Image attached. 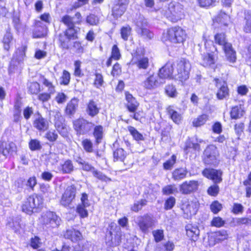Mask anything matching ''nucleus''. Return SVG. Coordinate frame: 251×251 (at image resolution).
Returning a JSON list of instances; mask_svg holds the SVG:
<instances>
[{
    "label": "nucleus",
    "mask_w": 251,
    "mask_h": 251,
    "mask_svg": "<svg viewBox=\"0 0 251 251\" xmlns=\"http://www.w3.org/2000/svg\"><path fill=\"white\" fill-rule=\"evenodd\" d=\"M162 14L172 22H176L184 17L183 6L178 2H172L161 11Z\"/></svg>",
    "instance_id": "f257e3e1"
},
{
    "label": "nucleus",
    "mask_w": 251,
    "mask_h": 251,
    "mask_svg": "<svg viewBox=\"0 0 251 251\" xmlns=\"http://www.w3.org/2000/svg\"><path fill=\"white\" fill-rule=\"evenodd\" d=\"M176 71L174 72V78L181 82L186 80L189 77L191 64L189 61L184 58H181L174 64Z\"/></svg>",
    "instance_id": "f03ea898"
},
{
    "label": "nucleus",
    "mask_w": 251,
    "mask_h": 251,
    "mask_svg": "<svg viewBox=\"0 0 251 251\" xmlns=\"http://www.w3.org/2000/svg\"><path fill=\"white\" fill-rule=\"evenodd\" d=\"M214 39L216 44L222 46L227 59L230 62H234L236 59V52L232 45L227 42L226 34L223 32L217 33L214 36Z\"/></svg>",
    "instance_id": "7ed1b4c3"
},
{
    "label": "nucleus",
    "mask_w": 251,
    "mask_h": 251,
    "mask_svg": "<svg viewBox=\"0 0 251 251\" xmlns=\"http://www.w3.org/2000/svg\"><path fill=\"white\" fill-rule=\"evenodd\" d=\"M40 223L47 228L57 227L60 223V218L52 211L43 212L39 218Z\"/></svg>",
    "instance_id": "20e7f679"
},
{
    "label": "nucleus",
    "mask_w": 251,
    "mask_h": 251,
    "mask_svg": "<svg viewBox=\"0 0 251 251\" xmlns=\"http://www.w3.org/2000/svg\"><path fill=\"white\" fill-rule=\"evenodd\" d=\"M186 37L185 31L179 26H174L167 30L166 38L173 43H183Z\"/></svg>",
    "instance_id": "39448f33"
},
{
    "label": "nucleus",
    "mask_w": 251,
    "mask_h": 251,
    "mask_svg": "<svg viewBox=\"0 0 251 251\" xmlns=\"http://www.w3.org/2000/svg\"><path fill=\"white\" fill-rule=\"evenodd\" d=\"M42 203V199L40 197L36 195L30 196L23 204L22 211L28 215H31L34 212V210Z\"/></svg>",
    "instance_id": "423d86ee"
},
{
    "label": "nucleus",
    "mask_w": 251,
    "mask_h": 251,
    "mask_svg": "<svg viewBox=\"0 0 251 251\" xmlns=\"http://www.w3.org/2000/svg\"><path fill=\"white\" fill-rule=\"evenodd\" d=\"M132 62L139 70H147L149 67V60L144 55L141 49H137L132 54Z\"/></svg>",
    "instance_id": "0eeeda50"
},
{
    "label": "nucleus",
    "mask_w": 251,
    "mask_h": 251,
    "mask_svg": "<svg viewBox=\"0 0 251 251\" xmlns=\"http://www.w3.org/2000/svg\"><path fill=\"white\" fill-rule=\"evenodd\" d=\"M73 126L77 135H83L89 132L94 124L83 118H79L73 122Z\"/></svg>",
    "instance_id": "6e6552de"
},
{
    "label": "nucleus",
    "mask_w": 251,
    "mask_h": 251,
    "mask_svg": "<svg viewBox=\"0 0 251 251\" xmlns=\"http://www.w3.org/2000/svg\"><path fill=\"white\" fill-rule=\"evenodd\" d=\"M76 187L75 185L69 186L66 188L60 200V203L64 207H71L76 195Z\"/></svg>",
    "instance_id": "1a4fd4ad"
},
{
    "label": "nucleus",
    "mask_w": 251,
    "mask_h": 251,
    "mask_svg": "<svg viewBox=\"0 0 251 251\" xmlns=\"http://www.w3.org/2000/svg\"><path fill=\"white\" fill-rule=\"evenodd\" d=\"M154 223V220L152 216L146 214L138 218V225L141 230L145 233H148L149 229L151 228Z\"/></svg>",
    "instance_id": "9d476101"
},
{
    "label": "nucleus",
    "mask_w": 251,
    "mask_h": 251,
    "mask_svg": "<svg viewBox=\"0 0 251 251\" xmlns=\"http://www.w3.org/2000/svg\"><path fill=\"white\" fill-rule=\"evenodd\" d=\"M143 86L148 90H153L163 84L157 75H151L143 82Z\"/></svg>",
    "instance_id": "9b49d317"
},
{
    "label": "nucleus",
    "mask_w": 251,
    "mask_h": 251,
    "mask_svg": "<svg viewBox=\"0 0 251 251\" xmlns=\"http://www.w3.org/2000/svg\"><path fill=\"white\" fill-rule=\"evenodd\" d=\"M208 51H211V53L206 52L201 54L200 64L204 67H213L217 61V57L212 50H209Z\"/></svg>",
    "instance_id": "f8f14e48"
},
{
    "label": "nucleus",
    "mask_w": 251,
    "mask_h": 251,
    "mask_svg": "<svg viewBox=\"0 0 251 251\" xmlns=\"http://www.w3.org/2000/svg\"><path fill=\"white\" fill-rule=\"evenodd\" d=\"M216 86L218 89L216 94L217 98L219 100H223L229 95V90L226 83L221 81L218 78H215Z\"/></svg>",
    "instance_id": "ddd939ff"
},
{
    "label": "nucleus",
    "mask_w": 251,
    "mask_h": 251,
    "mask_svg": "<svg viewBox=\"0 0 251 251\" xmlns=\"http://www.w3.org/2000/svg\"><path fill=\"white\" fill-rule=\"evenodd\" d=\"M199 186L196 180L186 181L179 186V191L184 195L189 194L197 190Z\"/></svg>",
    "instance_id": "4468645a"
},
{
    "label": "nucleus",
    "mask_w": 251,
    "mask_h": 251,
    "mask_svg": "<svg viewBox=\"0 0 251 251\" xmlns=\"http://www.w3.org/2000/svg\"><path fill=\"white\" fill-rule=\"evenodd\" d=\"M47 34V27L41 21H37L35 24V27L32 32V37L34 38H40L45 37Z\"/></svg>",
    "instance_id": "2eb2a0df"
},
{
    "label": "nucleus",
    "mask_w": 251,
    "mask_h": 251,
    "mask_svg": "<svg viewBox=\"0 0 251 251\" xmlns=\"http://www.w3.org/2000/svg\"><path fill=\"white\" fill-rule=\"evenodd\" d=\"M173 73V65L170 63H167L164 66L160 69L158 74L161 82L162 84L165 82V80L166 78H171L172 76Z\"/></svg>",
    "instance_id": "dca6fc26"
},
{
    "label": "nucleus",
    "mask_w": 251,
    "mask_h": 251,
    "mask_svg": "<svg viewBox=\"0 0 251 251\" xmlns=\"http://www.w3.org/2000/svg\"><path fill=\"white\" fill-rule=\"evenodd\" d=\"M16 146L14 143L0 142V155L14 156L15 153Z\"/></svg>",
    "instance_id": "f3484780"
},
{
    "label": "nucleus",
    "mask_w": 251,
    "mask_h": 251,
    "mask_svg": "<svg viewBox=\"0 0 251 251\" xmlns=\"http://www.w3.org/2000/svg\"><path fill=\"white\" fill-rule=\"evenodd\" d=\"M222 172L213 169H205L202 171V175L206 177L213 181L215 183L222 181Z\"/></svg>",
    "instance_id": "a211bd4d"
},
{
    "label": "nucleus",
    "mask_w": 251,
    "mask_h": 251,
    "mask_svg": "<svg viewBox=\"0 0 251 251\" xmlns=\"http://www.w3.org/2000/svg\"><path fill=\"white\" fill-rule=\"evenodd\" d=\"M33 126L39 131H44L48 128L49 123L45 118L38 114V116L33 121Z\"/></svg>",
    "instance_id": "6ab92c4d"
},
{
    "label": "nucleus",
    "mask_w": 251,
    "mask_h": 251,
    "mask_svg": "<svg viewBox=\"0 0 251 251\" xmlns=\"http://www.w3.org/2000/svg\"><path fill=\"white\" fill-rule=\"evenodd\" d=\"M128 4L118 0L117 3L112 7V15L113 17L115 18L120 17L125 12Z\"/></svg>",
    "instance_id": "aec40b11"
},
{
    "label": "nucleus",
    "mask_w": 251,
    "mask_h": 251,
    "mask_svg": "<svg viewBox=\"0 0 251 251\" xmlns=\"http://www.w3.org/2000/svg\"><path fill=\"white\" fill-rule=\"evenodd\" d=\"M126 98L127 101L126 106L128 111L131 113L136 112L139 103L132 95L128 92L126 93Z\"/></svg>",
    "instance_id": "412c9836"
},
{
    "label": "nucleus",
    "mask_w": 251,
    "mask_h": 251,
    "mask_svg": "<svg viewBox=\"0 0 251 251\" xmlns=\"http://www.w3.org/2000/svg\"><path fill=\"white\" fill-rule=\"evenodd\" d=\"M187 236L192 240L196 242L199 238L200 230L197 226L191 224L185 226Z\"/></svg>",
    "instance_id": "4be33fe9"
},
{
    "label": "nucleus",
    "mask_w": 251,
    "mask_h": 251,
    "mask_svg": "<svg viewBox=\"0 0 251 251\" xmlns=\"http://www.w3.org/2000/svg\"><path fill=\"white\" fill-rule=\"evenodd\" d=\"M100 109V108L98 107L96 102L93 100H91L87 104L86 112L89 116L93 118L99 114Z\"/></svg>",
    "instance_id": "5701e85b"
},
{
    "label": "nucleus",
    "mask_w": 251,
    "mask_h": 251,
    "mask_svg": "<svg viewBox=\"0 0 251 251\" xmlns=\"http://www.w3.org/2000/svg\"><path fill=\"white\" fill-rule=\"evenodd\" d=\"M78 101L76 99H72L68 103L65 109V114L72 118L76 112L78 106Z\"/></svg>",
    "instance_id": "b1692460"
},
{
    "label": "nucleus",
    "mask_w": 251,
    "mask_h": 251,
    "mask_svg": "<svg viewBox=\"0 0 251 251\" xmlns=\"http://www.w3.org/2000/svg\"><path fill=\"white\" fill-rule=\"evenodd\" d=\"M105 241L106 244L109 247L118 246L121 242V237L118 235H115L113 237L111 231H109L106 235Z\"/></svg>",
    "instance_id": "393cba45"
},
{
    "label": "nucleus",
    "mask_w": 251,
    "mask_h": 251,
    "mask_svg": "<svg viewBox=\"0 0 251 251\" xmlns=\"http://www.w3.org/2000/svg\"><path fill=\"white\" fill-rule=\"evenodd\" d=\"M71 40L72 39L63 32L58 35L59 47L63 49L68 50L69 49Z\"/></svg>",
    "instance_id": "a878e982"
},
{
    "label": "nucleus",
    "mask_w": 251,
    "mask_h": 251,
    "mask_svg": "<svg viewBox=\"0 0 251 251\" xmlns=\"http://www.w3.org/2000/svg\"><path fill=\"white\" fill-rule=\"evenodd\" d=\"M64 236L66 238L69 239L73 242H76L80 239L81 234L78 230L70 229L66 230Z\"/></svg>",
    "instance_id": "bb28decb"
},
{
    "label": "nucleus",
    "mask_w": 251,
    "mask_h": 251,
    "mask_svg": "<svg viewBox=\"0 0 251 251\" xmlns=\"http://www.w3.org/2000/svg\"><path fill=\"white\" fill-rule=\"evenodd\" d=\"M3 47L4 50L9 51L14 44L13 38L10 32H6L2 39Z\"/></svg>",
    "instance_id": "cd10ccee"
},
{
    "label": "nucleus",
    "mask_w": 251,
    "mask_h": 251,
    "mask_svg": "<svg viewBox=\"0 0 251 251\" xmlns=\"http://www.w3.org/2000/svg\"><path fill=\"white\" fill-rule=\"evenodd\" d=\"M245 113L241 105L233 107L230 111V116L232 119H237L242 117Z\"/></svg>",
    "instance_id": "c85d7f7f"
},
{
    "label": "nucleus",
    "mask_w": 251,
    "mask_h": 251,
    "mask_svg": "<svg viewBox=\"0 0 251 251\" xmlns=\"http://www.w3.org/2000/svg\"><path fill=\"white\" fill-rule=\"evenodd\" d=\"M93 135L97 144L101 143L103 137V127L100 125L95 126L94 128Z\"/></svg>",
    "instance_id": "c756f323"
},
{
    "label": "nucleus",
    "mask_w": 251,
    "mask_h": 251,
    "mask_svg": "<svg viewBox=\"0 0 251 251\" xmlns=\"http://www.w3.org/2000/svg\"><path fill=\"white\" fill-rule=\"evenodd\" d=\"M167 110L172 120L175 123L179 124L181 121V115L174 110L171 106L167 108Z\"/></svg>",
    "instance_id": "7c9ffc66"
},
{
    "label": "nucleus",
    "mask_w": 251,
    "mask_h": 251,
    "mask_svg": "<svg viewBox=\"0 0 251 251\" xmlns=\"http://www.w3.org/2000/svg\"><path fill=\"white\" fill-rule=\"evenodd\" d=\"M127 129L134 140L138 142L144 140L145 139L143 135L135 127L132 126H128Z\"/></svg>",
    "instance_id": "2f4dec72"
},
{
    "label": "nucleus",
    "mask_w": 251,
    "mask_h": 251,
    "mask_svg": "<svg viewBox=\"0 0 251 251\" xmlns=\"http://www.w3.org/2000/svg\"><path fill=\"white\" fill-rule=\"evenodd\" d=\"M204 154L206 157H216L219 155L217 147L213 145L208 146L204 150Z\"/></svg>",
    "instance_id": "473e14b6"
},
{
    "label": "nucleus",
    "mask_w": 251,
    "mask_h": 251,
    "mask_svg": "<svg viewBox=\"0 0 251 251\" xmlns=\"http://www.w3.org/2000/svg\"><path fill=\"white\" fill-rule=\"evenodd\" d=\"M187 171L182 168L176 169L173 173V178L175 180H179L185 178Z\"/></svg>",
    "instance_id": "72a5a7b5"
},
{
    "label": "nucleus",
    "mask_w": 251,
    "mask_h": 251,
    "mask_svg": "<svg viewBox=\"0 0 251 251\" xmlns=\"http://www.w3.org/2000/svg\"><path fill=\"white\" fill-rule=\"evenodd\" d=\"M135 25L136 26V31L138 32L140 29H142L148 25V22L146 19L142 15H139L136 20Z\"/></svg>",
    "instance_id": "f704fd0d"
},
{
    "label": "nucleus",
    "mask_w": 251,
    "mask_h": 251,
    "mask_svg": "<svg viewBox=\"0 0 251 251\" xmlns=\"http://www.w3.org/2000/svg\"><path fill=\"white\" fill-rule=\"evenodd\" d=\"M208 120V116L206 114H202L195 118L193 122L194 126L199 127L203 125Z\"/></svg>",
    "instance_id": "c9c22d12"
},
{
    "label": "nucleus",
    "mask_w": 251,
    "mask_h": 251,
    "mask_svg": "<svg viewBox=\"0 0 251 251\" xmlns=\"http://www.w3.org/2000/svg\"><path fill=\"white\" fill-rule=\"evenodd\" d=\"M79 28L76 29L75 26L68 28L63 32L72 40H75L78 38L77 35Z\"/></svg>",
    "instance_id": "e433bc0d"
},
{
    "label": "nucleus",
    "mask_w": 251,
    "mask_h": 251,
    "mask_svg": "<svg viewBox=\"0 0 251 251\" xmlns=\"http://www.w3.org/2000/svg\"><path fill=\"white\" fill-rule=\"evenodd\" d=\"M200 145L198 143H192L190 141H187L186 142L185 147L184 148V151L186 152V155H188L189 152L195 151L197 149H199Z\"/></svg>",
    "instance_id": "4c0bfd02"
},
{
    "label": "nucleus",
    "mask_w": 251,
    "mask_h": 251,
    "mask_svg": "<svg viewBox=\"0 0 251 251\" xmlns=\"http://www.w3.org/2000/svg\"><path fill=\"white\" fill-rule=\"evenodd\" d=\"M147 201L146 200L142 199L134 203L131 207V210L134 212H138L141 210L142 207L147 204Z\"/></svg>",
    "instance_id": "58836bf2"
},
{
    "label": "nucleus",
    "mask_w": 251,
    "mask_h": 251,
    "mask_svg": "<svg viewBox=\"0 0 251 251\" xmlns=\"http://www.w3.org/2000/svg\"><path fill=\"white\" fill-rule=\"evenodd\" d=\"M40 81L46 87H48V91L50 94H53L55 90L52 83L46 79L44 76L41 75Z\"/></svg>",
    "instance_id": "ea45409f"
},
{
    "label": "nucleus",
    "mask_w": 251,
    "mask_h": 251,
    "mask_svg": "<svg viewBox=\"0 0 251 251\" xmlns=\"http://www.w3.org/2000/svg\"><path fill=\"white\" fill-rule=\"evenodd\" d=\"M166 94L170 97L175 98L177 95V92L175 86L169 84L165 88Z\"/></svg>",
    "instance_id": "a19ab883"
},
{
    "label": "nucleus",
    "mask_w": 251,
    "mask_h": 251,
    "mask_svg": "<svg viewBox=\"0 0 251 251\" xmlns=\"http://www.w3.org/2000/svg\"><path fill=\"white\" fill-rule=\"evenodd\" d=\"M228 237V234L226 231L222 230L217 231L215 234V241L220 242L226 239Z\"/></svg>",
    "instance_id": "79ce46f5"
},
{
    "label": "nucleus",
    "mask_w": 251,
    "mask_h": 251,
    "mask_svg": "<svg viewBox=\"0 0 251 251\" xmlns=\"http://www.w3.org/2000/svg\"><path fill=\"white\" fill-rule=\"evenodd\" d=\"M93 175L94 176L97 178L99 180L104 181V182H108V181H111V178H109L103 173L100 171H98L97 170H95V171H93Z\"/></svg>",
    "instance_id": "37998d69"
},
{
    "label": "nucleus",
    "mask_w": 251,
    "mask_h": 251,
    "mask_svg": "<svg viewBox=\"0 0 251 251\" xmlns=\"http://www.w3.org/2000/svg\"><path fill=\"white\" fill-rule=\"evenodd\" d=\"M29 92L32 94H37L40 91V85L37 82L30 83L28 87Z\"/></svg>",
    "instance_id": "c03bdc74"
},
{
    "label": "nucleus",
    "mask_w": 251,
    "mask_h": 251,
    "mask_svg": "<svg viewBox=\"0 0 251 251\" xmlns=\"http://www.w3.org/2000/svg\"><path fill=\"white\" fill-rule=\"evenodd\" d=\"M77 161L79 164L81 165V168L84 171H91L93 173V171L95 170V168L91 165L89 164L88 162L83 161L81 158H79V159L77 160Z\"/></svg>",
    "instance_id": "a18cd8bd"
},
{
    "label": "nucleus",
    "mask_w": 251,
    "mask_h": 251,
    "mask_svg": "<svg viewBox=\"0 0 251 251\" xmlns=\"http://www.w3.org/2000/svg\"><path fill=\"white\" fill-rule=\"evenodd\" d=\"M131 28L129 25L124 26L121 29L122 38L125 41L128 40L129 36L131 34Z\"/></svg>",
    "instance_id": "49530a36"
},
{
    "label": "nucleus",
    "mask_w": 251,
    "mask_h": 251,
    "mask_svg": "<svg viewBox=\"0 0 251 251\" xmlns=\"http://www.w3.org/2000/svg\"><path fill=\"white\" fill-rule=\"evenodd\" d=\"M73 18L69 15H65L62 18L61 21L68 26V28L74 27L75 23L73 21Z\"/></svg>",
    "instance_id": "de8ad7c7"
},
{
    "label": "nucleus",
    "mask_w": 251,
    "mask_h": 251,
    "mask_svg": "<svg viewBox=\"0 0 251 251\" xmlns=\"http://www.w3.org/2000/svg\"><path fill=\"white\" fill-rule=\"evenodd\" d=\"M29 147L32 151L39 150L42 146L40 142L37 139H31L29 142Z\"/></svg>",
    "instance_id": "09e8293b"
},
{
    "label": "nucleus",
    "mask_w": 251,
    "mask_h": 251,
    "mask_svg": "<svg viewBox=\"0 0 251 251\" xmlns=\"http://www.w3.org/2000/svg\"><path fill=\"white\" fill-rule=\"evenodd\" d=\"M100 20L98 16L94 14H90L87 17L86 22L91 25H96L99 23Z\"/></svg>",
    "instance_id": "8fccbe9b"
},
{
    "label": "nucleus",
    "mask_w": 251,
    "mask_h": 251,
    "mask_svg": "<svg viewBox=\"0 0 251 251\" xmlns=\"http://www.w3.org/2000/svg\"><path fill=\"white\" fill-rule=\"evenodd\" d=\"M72 162L68 160L62 165V170L64 173H70L73 170Z\"/></svg>",
    "instance_id": "3c124183"
},
{
    "label": "nucleus",
    "mask_w": 251,
    "mask_h": 251,
    "mask_svg": "<svg viewBox=\"0 0 251 251\" xmlns=\"http://www.w3.org/2000/svg\"><path fill=\"white\" fill-rule=\"evenodd\" d=\"M137 32L144 38H148L149 39H152L153 37V33L147 28V27H145L142 29H140V30Z\"/></svg>",
    "instance_id": "603ef678"
},
{
    "label": "nucleus",
    "mask_w": 251,
    "mask_h": 251,
    "mask_svg": "<svg viewBox=\"0 0 251 251\" xmlns=\"http://www.w3.org/2000/svg\"><path fill=\"white\" fill-rule=\"evenodd\" d=\"M162 192L165 195H170L177 192V189L175 185H169L163 188Z\"/></svg>",
    "instance_id": "864d4df0"
},
{
    "label": "nucleus",
    "mask_w": 251,
    "mask_h": 251,
    "mask_svg": "<svg viewBox=\"0 0 251 251\" xmlns=\"http://www.w3.org/2000/svg\"><path fill=\"white\" fill-rule=\"evenodd\" d=\"M61 84H63L65 85H68L69 83L70 80V73L68 71L64 70L63 72L62 75L61 77Z\"/></svg>",
    "instance_id": "5fc2aeb1"
},
{
    "label": "nucleus",
    "mask_w": 251,
    "mask_h": 251,
    "mask_svg": "<svg viewBox=\"0 0 251 251\" xmlns=\"http://www.w3.org/2000/svg\"><path fill=\"white\" fill-rule=\"evenodd\" d=\"M46 137L50 142H54L58 138V134L54 130H50L46 133Z\"/></svg>",
    "instance_id": "6e6d98bb"
},
{
    "label": "nucleus",
    "mask_w": 251,
    "mask_h": 251,
    "mask_svg": "<svg viewBox=\"0 0 251 251\" xmlns=\"http://www.w3.org/2000/svg\"><path fill=\"white\" fill-rule=\"evenodd\" d=\"M245 20L246 23L243 28L244 31L250 33L251 32V16L250 15H246Z\"/></svg>",
    "instance_id": "4d7b16f0"
},
{
    "label": "nucleus",
    "mask_w": 251,
    "mask_h": 251,
    "mask_svg": "<svg viewBox=\"0 0 251 251\" xmlns=\"http://www.w3.org/2000/svg\"><path fill=\"white\" fill-rule=\"evenodd\" d=\"M251 173L248 175V179L244 181L243 184L246 187L247 197H250L251 195Z\"/></svg>",
    "instance_id": "13d9d810"
},
{
    "label": "nucleus",
    "mask_w": 251,
    "mask_h": 251,
    "mask_svg": "<svg viewBox=\"0 0 251 251\" xmlns=\"http://www.w3.org/2000/svg\"><path fill=\"white\" fill-rule=\"evenodd\" d=\"M121 56L120 50L118 48L117 46L115 45L113 46L111 51V56L115 60H118Z\"/></svg>",
    "instance_id": "bf43d9fd"
},
{
    "label": "nucleus",
    "mask_w": 251,
    "mask_h": 251,
    "mask_svg": "<svg viewBox=\"0 0 251 251\" xmlns=\"http://www.w3.org/2000/svg\"><path fill=\"white\" fill-rule=\"evenodd\" d=\"M86 207L80 204H79L77 207L76 211L81 218H85L88 216V211L86 209Z\"/></svg>",
    "instance_id": "052dcab7"
},
{
    "label": "nucleus",
    "mask_w": 251,
    "mask_h": 251,
    "mask_svg": "<svg viewBox=\"0 0 251 251\" xmlns=\"http://www.w3.org/2000/svg\"><path fill=\"white\" fill-rule=\"evenodd\" d=\"M229 19L228 16L225 12H221L218 15L216 18V21L221 24H223L225 25H227V24L225 23L226 21H227Z\"/></svg>",
    "instance_id": "680f3d73"
},
{
    "label": "nucleus",
    "mask_w": 251,
    "mask_h": 251,
    "mask_svg": "<svg viewBox=\"0 0 251 251\" xmlns=\"http://www.w3.org/2000/svg\"><path fill=\"white\" fill-rule=\"evenodd\" d=\"M222 208V205L218 201H214L210 205V209L214 213H218Z\"/></svg>",
    "instance_id": "e2e57ef3"
},
{
    "label": "nucleus",
    "mask_w": 251,
    "mask_h": 251,
    "mask_svg": "<svg viewBox=\"0 0 251 251\" xmlns=\"http://www.w3.org/2000/svg\"><path fill=\"white\" fill-rule=\"evenodd\" d=\"M219 192V187L217 184L211 186L207 190L208 194L212 196H216Z\"/></svg>",
    "instance_id": "0e129e2a"
},
{
    "label": "nucleus",
    "mask_w": 251,
    "mask_h": 251,
    "mask_svg": "<svg viewBox=\"0 0 251 251\" xmlns=\"http://www.w3.org/2000/svg\"><path fill=\"white\" fill-rule=\"evenodd\" d=\"M82 146L84 150L88 152H91L93 151V144L92 142L88 139H84L82 142Z\"/></svg>",
    "instance_id": "69168bd1"
},
{
    "label": "nucleus",
    "mask_w": 251,
    "mask_h": 251,
    "mask_svg": "<svg viewBox=\"0 0 251 251\" xmlns=\"http://www.w3.org/2000/svg\"><path fill=\"white\" fill-rule=\"evenodd\" d=\"M59 133L63 137H66L68 136V130L66 125L65 124L62 126H59L56 128Z\"/></svg>",
    "instance_id": "338daca9"
},
{
    "label": "nucleus",
    "mask_w": 251,
    "mask_h": 251,
    "mask_svg": "<svg viewBox=\"0 0 251 251\" xmlns=\"http://www.w3.org/2000/svg\"><path fill=\"white\" fill-rule=\"evenodd\" d=\"M33 114V108L32 107L27 106L23 110V115L25 119L26 120L30 119L31 115Z\"/></svg>",
    "instance_id": "774afa93"
}]
</instances>
